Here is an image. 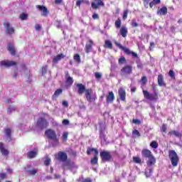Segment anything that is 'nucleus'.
I'll list each match as a JSON object with an SVG mask.
<instances>
[{
    "mask_svg": "<svg viewBox=\"0 0 182 182\" xmlns=\"http://www.w3.org/2000/svg\"><path fill=\"white\" fill-rule=\"evenodd\" d=\"M15 77H16V76H18V73H14V75Z\"/></svg>",
    "mask_w": 182,
    "mask_h": 182,
    "instance_id": "nucleus-64",
    "label": "nucleus"
},
{
    "mask_svg": "<svg viewBox=\"0 0 182 182\" xmlns=\"http://www.w3.org/2000/svg\"><path fill=\"white\" fill-rule=\"evenodd\" d=\"M150 147H151L152 149H157V147H159V143L156 141H152L150 143Z\"/></svg>",
    "mask_w": 182,
    "mask_h": 182,
    "instance_id": "nucleus-36",
    "label": "nucleus"
},
{
    "mask_svg": "<svg viewBox=\"0 0 182 182\" xmlns=\"http://www.w3.org/2000/svg\"><path fill=\"white\" fill-rule=\"evenodd\" d=\"M93 41L89 40L88 42L85 44V52L86 53H90L93 49Z\"/></svg>",
    "mask_w": 182,
    "mask_h": 182,
    "instance_id": "nucleus-14",
    "label": "nucleus"
},
{
    "mask_svg": "<svg viewBox=\"0 0 182 182\" xmlns=\"http://www.w3.org/2000/svg\"><path fill=\"white\" fill-rule=\"evenodd\" d=\"M55 178H56V179L60 178V175H59V174H55Z\"/></svg>",
    "mask_w": 182,
    "mask_h": 182,
    "instance_id": "nucleus-61",
    "label": "nucleus"
},
{
    "mask_svg": "<svg viewBox=\"0 0 182 182\" xmlns=\"http://www.w3.org/2000/svg\"><path fill=\"white\" fill-rule=\"evenodd\" d=\"M46 123V120L45 119V118H40L37 121L36 126L37 127H38V129H41L42 130V129L45 127Z\"/></svg>",
    "mask_w": 182,
    "mask_h": 182,
    "instance_id": "nucleus-19",
    "label": "nucleus"
},
{
    "mask_svg": "<svg viewBox=\"0 0 182 182\" xmlns=\"http://www.w3.org/2000/svg\"><path fill=\"white\" fill-rule=\"evenodd\" d=\"M46 166H47V167L50 166V158L46 159Z\"/></svg>",
    "mask_w": 182,
    "mask_h": 182,
    "instance_id": "nucleus-52",
    "label": "nucleus"
},
{
    "mask_svg": "<svg viewBox=\"0 0 182 182\" xmlns=\"http://www.w3.org/2000/svg\"><path fill=\"white\" fill-rule=\"evenodd\" d=\"M65 55H64L63 53H60L57 55L55 57L53 58V63H58V62L62 60V59L65 58Z\"/></svg>",
    "mask_w": 182,
    "mask_h": 182,
    "instance_id": "nucleus-23",
    "label": "nucleus"
},
{
    "mask_svg": "<svg viewBox=\"0 0 182 182\" xmlns=\"http://www.w3.org/2000/svg\"><path fill=\"white\" fill-rule=\"evenodd\" d=\"M126 58L124 56L120 57L118 60L119 65H123V63H126Z\"/></svg>",
    "mask_w": 182,
    "mask_h": 182,
    "instance_id": "nucleus-38",
    "label": "nucleus"
},
{
    "mask_svg": "<svg viewBox=\"0 0 182 182\" xmlns=\"http://www.w3.org/2000/svg\"><path fill=\"white\" fill-rule=\"evenodd\" d=\"M161 4V0H153L149 3V8H153V6H156V5H159Z\"/></svg>",
    "mask_w": 182,
    "mask_h": 182,
    "instance_id": "nucleus-31",
    "label": "nucleus"
},
{
    "mask_svg": "<svg viewBox=\"0 0 182 182\" xmlns=\"http://www.w3.org/2000/svg\"><path fill=\"white\" fill-rule=\"evenodd\" d=\"M0 63L1 66H4V68H11V66H16V65H18L16 62L9 60H2Z\"/></svg>",
    "mask_w": 182,
    "mask_h": 182,
    "instance_id": "nucleus-12",
    "label": "nucleus"
},
{
    "mask_svg": "<svg viewBox=\"0 0 182 182\" xmlns=\"http://www.w3.org/2000/svg\"><path fill=\"white\" fill-rule=\"evenodd\" d=\"M151 87L154 92V95L150 94V92H149V91L146 90H143V95H144V99H146L147 100H158L159 94L157 93V85L153 83L151 85Z\"/></svg>",
    "mask_w": 182,
    "mask_h": 182,
    "instance_id": "nucleus-3",
    "label": "nucleus"
},
{
    "mask_svg": "<svg viewBox=\"0 0 182 182\" xmlns=\"http://www.w3.org/2000/svg\"><path fill=\"white\" fill-rule=\"evenodd\" d=\"M7 50H9L12 56H15V55H16V50L15 49V46H14V44L11 43L8 44Z\"/></svg>",
    "mask_w": 182,
    "mask_h": 182,
    "instance_id": "nucleus-18",
    "label": "nucleus"
},
{
    "mask_svg": "<svg viewBox=\"0 0 182 182\" xmlns=\"http://www.w3.org/2000/svg\"><path fill=\"white\" fill-rule=\"evenodd\" d=\"M63 92V90H62V89H58L57 90H55V92H54V96L55 97H58V96H59V95H62V92Z\"/></svg>",
    "mask_w": 182,
    "mask_h": 182,
    "instance_id": "nucleus-44",
    "label": "nucleus"
},
{
    "mask_svg": "<svg viewBox=\"0 0 182 182\" xmlns=\"http://www.w3.org/2000/svg\"><path fill=\"white\" fill-rule=\"evenodd\" d=\"M132 160L136 164H141V159L139 156H133Z\"/></svg>",
    "mask_w": 182,
    "mask_h": 182,
    "instance_id": "nucleus-34",
    "label": "nucleus"
},
{
    "mask_svg": "<svg viewBox=\"0 0 182 182\" xmlns=\"http://www.w3.org/2000/svg\"><path fill=\"white\" fill-rule=\"evenodd\" d=\"M95 76L96 79H102V74H100V73H95Z\"/></svg>",
    "mask_w": 182,
    "mask_h": 182,
    "instance_id": "nucleus-49",
    "label": "nucleus"
},
{
    "mask_svg": "<svg viewBox=\"0 0 182 182\" xmlns=\"http://www.w3.org/2000/svg\"><path fill=\"white\" fill-rule=\"evenodd\" d=\"M65 83L68 86H72L73 85V77L69 74V71H65Z\"/></svg>",
    "mask_w": 182,
    "mask_h": 182,
    "instance_id": "nucleus-13",
    "label": "nucleus"
},
{
    "mask_svg": "<svg viewBox=\"0 0 182 182\" xmlns=\"http://www.w3.org/2000/svg\"><path fill=\"white\" fill-rule=\"evenodd\" d=\"M131 25H132V28H137L139 26V23H137V22H136V21H134V20H132Z\"/></svg>",
    "mask_w": 182,
    "mask_h": 182,
    "instance_id": "nucleus-48",
    "label": "nucleus"
},
{
    "mask_svg": "<svg viewBox=\"0 0 182 182\" xmlns=\"http://www.w3.org/2000/svg\"><path fill=\"white\" fill-rule=\"evenodd\" d=\"M5 136L8 141H12V129L11 128L4 129Z\"/></svg>",
    "mask_w": 182,
    "mask_h": 182,
    "instance_id": "nucleus-15",
    "label": "nucleus"
},
{
    "mask_svg": "<svg viewBox=\"0 0 182 182\" xmlns=\"http://www.w3.org/2000/svg\"><path fill=\"white\" fill-rule=\"evenodd\" d=\"M128 32L129 31L126 26H122L119 30V33H120L121 36H122V38H126V36H127Z\"/></svg>",
    "mask_w": 182,
    "mask_h": 182,
    "instance_id": "nucleus-26",
    "label": "nucleus"
},
{
    "mask_svg": "<svg viewBox=\"0 0 182 182\" xmlns=\"http://www.w3.org/2000/svg\"><path fill=\"white\" fill-rule=\"evenodd\" d=\"M63 124H65V126H68V124H69V119H63Z\"/></svg>",
    "mask_w": 182,
    "mask_h": 182,
    "instance_id": "nucleus-51",
    "label": "nucleus"
},
{
    "mask_svg": "<svg viewBox=\"0 0 182 182\" xmlns=\"http://www.w3.org/2000/svg\"><path fill=\"white\" fill-rule=\"evenodd\" d=\"M144 1V6H147L150 3V0H143Z\"/></svg>",
    "mask_w": 182,
    "mask_h": 182,
    "instance_id": "nucleus-55",
    "label": "nucleus"
},
{
    "mask_svg": "<svg viewBox=\"0 0 182 182\" xmlns=\"http://www.w3.org/2000/svg\"><path fill=\"white\" fill-rule=\"evenodd\" d=\"M114 100V94L113 92H109L107 95V103H113Z\"/></svg>",
    "mask_w": 182,
    "mask_h": 182,
    "instance_id": "nucleus-24",
    "label": "nucleus"
},
{
    "mask_svg": "<svg viewBox=\"0 0 182 182\" xmlns=\"http://www.w3.org/2000/svg\"><path fill=\"white\" fill-rule=\"evenodd\" d=\"M129 14V10H124L122 16V19L126 21L127 19V15Z\"/></svg>",
    "mask_w": 182,
    "mask_h": 182,
    "instance_id": "nucleus-46",
    "label": "nucleus"
},
{
    "mask_svg": "<svg viewBox=\"0 0 182 182\" xmlns=\"http://www.w3.org/2000/svg\"><path fill=\"white\" fill-rule=\"evenodd\" d=\"M95 153V155L92 159L90 160V163L92 166H96V164H98L97 161H99V151L96 148H87V156H90L92 154V152Z\"/></svg>",
    "mask_w": 182,
    "mask_h": 182,
    "instance_id": "nucleus-6",
    "label": "nucleus"
},
{
    "mask_svg": "<svg viewBox=\"0 0 182 182\" xmlns=\"http://www.w3.org/2000/svg\"><path fill=\"white\" fill-rule=\"evenodd\" d=\"M63 106H65V107H68L69 104L68 103V101H63Z\"/></svg>",
    "mask_w": 182,
    "mask_h": 182,
    "instance_id": "nucleus-54",
    "label": "nucleus"
},
{
    "mask_svg": "<svg viewBox=\"0 0 182 182\" xmlns=\"http://www.w3.org/2000/svg\"><path fill=\"white\" fill-rule=\"evenodd\" d=\"M121 76H129L133 73V65H125L120 70Z\"/></svg>",
    "mask_w": 182,
    "mask_h": 182,
    "instance_id": "nucleus-8",
    "label": "nucleus"
},
{
    "mask_svg": "<svg viewBox=\"0 0 182 182\" xmlns=\"http://www.w3.org/2000/svg\"><path fill=\"white\" fill-rule=\"evenodd\" d=\"M161 132L162 133H167V124H163L161 125Z\"/></svg>",
    "mask_w": 182,
    "mask_h": 182,
    "instance_id": "nucleus-40",
    "label": "nucleus"
},
{
    "mask_svg": "<svg viewBox=\"0 0 182 182\" xmlns=\"http://www.w3.org/2000/svg\"><path fill=\"white\" fill-rule=\"evenodd\" d=\"M69 136V133L68 132H64L63 136H62V139L63 140V141H68V137Z\"/></svg>",
    "mask_w": 182,
    "mask_h": 182,
    "instance_id": "nucleus-43",
    "label": "nucleus"
},
{
    "mask_svg": "<svg viewBox=\"0 0 182 182\" xmlns=\"http://www.w3.org/2000/svg\"><path fill=\"white\" fill-rule=\"evenodd\" d=\"M168 159L171 161L173 167H177L178 166V161H180V158L174 150L168 151Z\"/></svg>",
    "mask_w": 182,
    "mask_h": 182,
    "instance_id": "nucleus-5",
    "label": "nucleus"
},
{
    "mask_svg": "<svg viewBox=\"0 0 182 182\" xmlns=\"http://www.w3.org/2000/svg\"><path fill=\"white\" fill-rule=\"evenodd\" d=\"M55 157L58 161H62L63 163L65 162L62 165V168L63 170H65L66 166L69 167L71 164L70 161H68V154L64 151H58L55 154Z\"/></svg>",
    "mask_w": 182,
    "mask_h": 182,
    "instance_id": "nucleus-2",
    "label": "nucleus"
},
{
    "mask_svg": "<svg viewBox=\"0 0 182 182\" xmlns=\"http://www.w3.org/2000/svg\"><path fill=\"white\" fill-rule=\"evenodd\" d=\"M6 177V173H0V180H5Z\"/></svg>",
    "mask_w": 182,
    "mask_h": 182,
    "instance_id": "nucleus-50",
    "label": "nucleus"
},
{
    "mask_svg": "<svg viewBox=\"0 0 182 182\" xmlns=\"http://www.w3.org/2000/svg\"><path fill=\"white\" fill-rule=\"evenodd\" d=\"M116 46L119 48V49H122L126 53V55H132L133 58H136V59H139V55L135 52L131 51L129 48L124 47L120 44V43H118L117 41L114 42Z\"/></svg>",
    "mask_w": 182,
    "mask_h": 182,
    "instance_id": "nucleus-7",
    "label": "nucleus"
},
{
    "mask_svg": "<svg viewBox=\"0 0 182 182\" xmlns=\"http://www.w3.org/2000/svg\"><path fill=\"white\" fill-rule=\"evenodd\" d=\"M141 156L144 159H149V157L153 156V154L151 153V151H150L147 149H144L141 151Z\"/></svg>",
    "mask_w": 182,
    "mask_h": 182,
    "instance_id": "nucleus-16",
    "label": "nucleus"
},
{
    "mask_svg": "<svg viewBox=\"0 0 182 182\" xmlns=\"http://www.w3.org/2000/svg\"><path fill=\"white\" fill-rule=\"evenodd\" d=\"M131 92H132V93H134V92H136V87L132 88Z\"/></svg>",
    "mask_w": 182,
    "mask_h": 182,
    "instance_id": "nucleus-62",
    "label": "nucleus"
},
{
    "mask_svg": "<svg viewBox=\"0 0 182 182\" xmlns=\"http://www.w3.org/2000/svg\"><path fill=\"white\" fill-rule=\"evenodd\" d=\"M156 164V158L154 156H151V157L148 158V161H146V166L148 167H151V166H154Z\"/></svg>",
    "mask_w": 182,
    "mask_h": 182,
    "instance_id": "nucleus-21",
    "label": "nucleus"
},
{
    "mask_svg": "<svg viewBox=\"0 0 182 182\" xmlns=\"http://www.w3.org/2000/svg\"><path fill=\"white\" fill-rule=\"evenodd\" d=\"M62 1H63V0H55V4L56 5H60V4H62Z\"/></svg>",
    "mask_w": 182,
    "mask_h": 182,
    "instance_id": "nucleus-57",
    "label": "nucleus"
},
{
    "mask_svg": "<svg viewBox=\"0 0 182 182\" xmlns=\"http://www.w3.org/2000/svg\"><path fill=\"white\" fill-rule=\"evenodd\" d=\"M133 137H140L141 135L140 134V132L137 129H134L132 131Z\"/></svg>",
    "mask_w": 182,
    "mask_h": 182,
    "instance_id": "nucleus-37",
    "label": "nucleus"
},
{
    "mask_svg": "<svg viewBox=\"0 0 182 182\" xmlns=\"http://www.w3.org/2000/svg\"><path fill=\"white\" fill-rule=\"evenodd\" d=\"M168 75L172 79H176V74L174 73V71L173 70H169Z\"/></svg>",
    "mask_w": 182,
    "mask_h": 182,
    "instance_id": "nucleus-45",
    "label": "nucleus"
},
{
    "mask_svg": "<svg viewBox=\"0 0 182 182\" xmlns=\"http://www.w3.org/2000/svg\"><path fill=\"white\" fill-rule=\"evenodd\" d=\"M114 25L117 29H120V28H122V20L118 18L115 21Z\"/></svg>",
    "mask_w": 182,
    "mask_h": 182,
    "instance_id": "nucleus-32",
    "label": "nucleus"
},
{
    "mask_svg": "<svg viewBox=\"0 0 182 182\" xmlns=\"http://www.w3.org/2000/svg\"><path fill=\"white\" fill-rule=\"evenodd\" d=\"M77 87V94L82 96L85 93V99L89 103H95L97 99L96 93H93V90L91 88L86 89V86L82 83L76 84Z\"/></svg>",
    "mask_w": 182,
    "mask_h": 182,
    "instance_id": "nucleus-1",
    "label": "nucleus"
},
{
    "mask_svg": "<svg viewBox=\"0 0 182 182\" xmlns=\"http://www.w3.org/2000/svg\"><path fill=\"white\" fill-rule=\"evenodd\" d=\"M82 2H83V1H82V0H78V1L76 2V6H80V5H82Z\"/></svg>",
    "mask_w": 182,
    "mask_h": 182,
    "instance_id": "nucleus-56",
    "label": "nucleus"
},
{
    "mask_svg": "<svg viewBox=\"0 0 182 182\" xmlns=\"http://www.w3.org/2000/svg\"><path fill=\"white\" fill-rule=\"evenodd\" d=\"M36 8H38V9H39L40 11H43V15L46 14V7L45 6L37 5Z\"/></svg>",
    "mask_w": 182,
    "mask_h": 182,
    "instance_id": "nucleus-35",
    "label": "nucleus"
},
{
    "mask_svg": "<svg viewBox=\"0 0 182 182\" xmlns=\"http://www.w3.org/2000/svg\"><path fill=\"white\" fill-rule=\"evenodd\" d=\"M132 123H134V124H137L140 123V121L139 119H134L132 120Z\"/></svg>",
    "mask_w": 182,
    "mask_h": 182,
    "instance_id": "nucleus-58",
    "label": "nucleus"
},
{
    "mask_svg": "<svg viewBox=\"0 0 182 182\" xmlns=\"http://www.w3.org/2000/svg\"><path fill=\"white\" fill-rule=\"evenodd\" d=\"M20 19L21 21H26V19H28V14L22 13L21 14H20Z\"/></svg>",
    "mask_w": 182,
    "mask_h": 182,
    "instance_id": "nucleus-41",
    "label": "nucleus"
},
{
    "mask_svg": "<svg viewBox=\"0 0 182 182\" xmlns=\"http://www.w3.org/2000/svg\"><path fill=\"white\" fill-rule=\"evenodd\" d=\"M100 156L102 163H106V161H110L112 160V154L107 151H101Z\"/></svg>",
    "mask_w": 182,
    "mask_h": 182,
    "instance_id": "nucleus-9",
    "label": "nucleus"
},
{
    "mask_svg": "<svg viewBox=\"0 0 182 182\" xmlns=\"http://www.w3.org/2000/svg\"><path fill=\"white\" fill-rule=\"evenodd\" d=\"M3 26L6 28V32L8 35H12L15 33V28H14V27H11V23H9V22H4Z\"/></svg>",
    "mask_w": 182,
    "mask_h": 182,
    "instance_id": "nucleus-11",
    "label": "nucleus"
},
{
    "mask_svg": "<svg viewBox=\"0 0 182 182\" xmlns=\"http://www.w3.org/2000/svg\"><path fill=\"white\" fill-rule=\"evenodd\" d=\"M169 136H175L176 137H178V139H181L182 134L178 132V131L176 130H171L168 132Z\"/></svg>",
    "mask_w": 182,
    "mask_h": 182,
    "instance_id": "nucleus-27",
    "label": "nucleus"
},
{
    "mask_svg": "<svg viewBox=\"0 0 182 182\" xmlns=\"http://www.w3.org/2000/svg\"><path fill=\"white\" fill-rule=\"evenodd\" d=\"M0 151L3 156H9V151L8 149H5L4 143L0 142Z\"/></svg>",
    "mask_w": 182,
    "mask_h": 182,
    "instance_id": "nucleus-22",
    "label": "nucleus"
},
{
    "mask_svg": "<svg viewBox=\"0 0 182 182\" xmlns=\"http://www.w3.org/2000/svg\"><path fill=\"white\" fill-rule=\"evenodd\" d=\"M27 173L29 174V176H35L38 173V170L33 169V170H28L27 171Z\"/></svg>",
    "mask_w": 182,
    "mask_h": 182,
    "instance_id": "nucleus-42",
    "label": "nucleus"
},
{
    "mask_svg": "<svg viewBox=\"0 0 182 182\" xmlns=\"http://www.w3.org/2000/svg\"><path fill=\"white\" fill-rule=\"evenodd\" d=\"M158 85L159 86H166V82H164V78L163 75L160 74L158 75Z\"/></svg>",
    "mask_w": 182,
    "mask_h": 182,
    "instance_id": "nucleus-29",
    "label": "nucleus"
},
{
    "mask_svg": "<svg viewBox=\"0 0 182 182\" xmlns=\"http://www.w3.org/2000/svg\"><path fill=\"white\" fill-rule=\"evenodd\" d=\"M73 59L75 62H77V63H80V55L79 54H75L73 57Z\"/></svg>",
    "mask_w": 182,
    "mask_h": 182,
    "instance_id": "nucleus-39",
    "label": "nucleus"
},
{
    "mask_svg": "<svg viewBox=\"0 0 182 182\" xmlns=\"http://www.w3.org/2000/svg\"><path fill=\"white\" fill-rule=\"evenodd\" d=\"M105 130H106L105 127L100 129V139L104 141H106V134H105Z\"/></svg>",
    "mask_w": 182,
    "mask_h": 182,
    "instance_id": "nucleus-28",
    "label": "nucleus"
},
{
    "mask_svg": "<svg viewBox=\"0 0 182 182\" xmlns=\"http://www.w3.org/2000/svg\"><path fill=\"white\" fill-rule=\"evenodd\" d=\"M36 156H38V149H34L27 153L28 159H35Z\"/></svg>",
    "mask_w": 182,
    "mask_h": 182,
    "instance_id": "nucleus-20",
    "label": "nucleus"
},
{
    "mask_svg": "<svg viewBox=\"0 0 182 182\" xmlns=\"http://www.w3.org/2000/svg\"><path fill=\"white\" fill-rule=\"evenodd\" d=\"M41 25L39 24L36 25V30L41 31Z\"/></svg>",
    "mask_w": 182,
    "mask_h": 182,
    "instance_id": "nucleus-59",
    "label": "nucleus"
},
{
    "mask_svg": "<svg viewBox=\"0 0 182 182\" xmlns=\"http://www.w3.org/2000/svg\"><path fill=\"white\" fill-rule=\"evenodd\" d=\"M93 1L91 2V7L95 11L99 9L100 7L105 6V2L102 0H92Z\"/></svg>",
    "mask_w": 182,
    "mask_h": 182,
    "instance_id": "nucleus-10",
    "label": "nucleus"
},
{
    "mask_svg": "<svg viewBox=\"0 0 182 182\" xmlns=\"http://www.w3.org/2000/svg\"><path fill=\"white\" fill-rule=\"evenodd\" d=\"M167 7L166 6H163L159 10L157 11V15H160L161 16H163L164 15H167Z\"/></svg>",
    "mask_w": 182,
    "mask_h": 182,
    "instance_id": "nucleus-25",
    "label": "nucleus"
},
{
    "mask_svg": "<svg viewBox=\"0 0 182 182\" xmlns=\"http://www.w3.org/2000/svg\"><path fill=\"white\" fill-rule=\"evenodd\" d=\"M15 111V108H14V107H10V108H9V109H8V112L9 113H11V112H12V111Z\"/></svg>",
    "mask_w": 182,
    "mask_h": 182,
    "instance_id": "nucleus-60",
    "label": "nucleus"
},
{
    "mask_svg": "<svg viewBox=\"0 0 182 182\" xmlns=\"http://www.w3.org/2000/svg\"><path fill=\"white\" fill-rule=\"evenodd\" d=\"M118 95L119 96V99L122 100V102H124L126 100V90L123 89V87H120L118 90Z\"/></svg>",
    "mask_w": 182,
    "mask_h": 182,
    "instance_id": "nucleus-17",
    "label": "nucleus"
},
{
    "mask_svg": "<svg viewBox=\"0 0 182 182\" xmlns=\"http://www.w3.org/2000/svg\"><path fill=\"white\" fill-rule=\"evenodd\" d=\"M154 46H156V43H154V42H151V43H149V50H150V52H152L153 48H154Z\"/></svg>",
    "mask_w": 182,
    "mask_h": 182,
    "instance_id": "nucleus-47",
    "label": "nucleus"
},
{
    "mask_svg": "<svg viewBox=\"0 0 182 182\" xmlns=\"http://www.w3.org/2000/svg\"><path fill=\"white\" fill-rule=\"evenodd\" d=\"M139 83H141V86H146L147 83V77L143 76L139 80Z\"/></svg>",
    "mask_w": 182,
    "mask_h": 182,
    "instance_id": "nucleus-33",
    "label": "nucleus"
},
{
    "mask_svg": "<svg viewBox=\"0 0 182 182\" xmlns=\"http://www.w3.org/2000/svg\"><path fill=\"white\" fill-rule=\"evenodd\" d=\"M137 68L138 69H141L143 68V65L141 64L137 65Z\"/></svg>",
    "mask_w": 182,
    "mask_h": 182,
    "instance_id": "nucleus-63",
    "label": "nucleus"
},
{
    "mask_svg": "<svg viewBox=\"0 0 182 182\" xmlns=\"http://www.w3.org/2000/svg\"><path fill=\"white\" fill-rule=\"evenodd\" d=\"M92 19H99V14H94L92 15Z\"/></svg>",
    "mask_w": 182,
    "mask_h": 182,
    "instance_id": "nucleus-53",
    "label": "nucleus"
},
{
    "mask_svg": "<svg viewBox=\"0 0 182 182\" xmlns=\"http://www.w3.org/2000/svg\"><path fill=\"white\" fill-rule=\"evenodd\" d=\"M104 48L105 49H113V43H112V41H110V40H106L105 41Z\"/></svg>",
    "mask_w": 182,
    "mask_h": 182,
    "instance_id": "nucleus-30",
    "label": "nucleus"
},
{
    "mask_svg": "<svg viewBox=\"0 0 182 182\" xmlns=\"http://www.w3.org/2000/svg\"><path fill=\"white\" fill-rule=\"evenodd\" d=\"M46 136L47 139L53 142V146L59 145V138L56 135V132L53 129H48L46 131Z\"/></svg>",
    "mask_w": 182,
    "mask_h": 182,
    "instance_id": "nucleus-4",
    "label": "nucleus"
}]
</instances>
